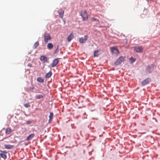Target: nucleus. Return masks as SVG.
I'll list each match as a JSON object with an SVG mask.
<instances>
[{
	"mask_svg": "<svg viewBox=\"0 0 160 160\" xmlns=\"http://www.w3.org/2000/svg\"><path fill=\"white\" fill-rule=\"evenodd\" d=\"M44 41L45 43H47L49 40L51 39L50 35L48 33H45L44 35Z\"/></svg>",
	"mask_w": 160,
	"mask_h": 160,
	"instance_id": "f257e3e1",
	"label": "nucleus"
},
{
	"mask_svg": "<svg viewBox=\"0 0 160 160\" xmlns=\"http://www.w3.org/2000/svg\"><path fill=\"white\" fill-rule=\"evenodd\" d=\"M81 15L83 18V21L87 20L88 19V15L86 11L83 10L81 12Z\"/></svg>",
	"mask_w": 160,
	"mask_h": 160,
	"instance_id": "f03ea898",
	"label": "nucleus"
},
{
	"mask_svg": "<svg viewBox=\"0 0 160 160\" xmlns=\"http://www.w3.org/2000/svg\"><path fill=\"white\" fill-rule=\"evenodd\" d=\"M124 60V58L123 57H120L115 62L114 64L116 65H118L121 63Z\"/></svg>",
	"mask_w": 160,
	"mask_h": 160,
	"instance_id": "7ed1b4c3",
	"label": "nucleus"
},
{
	"mask_svg": "<svg viewBox=\"0 0 160 160\" xmlns=\"http://www.w3.org/2000/svg\"><path fill=\"white\" fill-rule=\"evenodd\" d=\"M88 38V35L85 36L84 37H82L79 39V42L81 43H84L87 41Z\"/></svg>",
	"mask_w": 160,
	"mask_h": 160,
	"instance_id": "20e7f679",
	"label": "nucleus"
},
{
	"mask_svg": "<svg viewBox=\"0 0 160 160\" xmlns=\"http://www.w3.org/2000/svg\"><path fill=\"white\" fill-rule=\"evenodd\" d=\"M0 152H1L0 153V156L4 159H5L7 158L6 154L7 152L5 151L0 150Z\"/></svg>",
	"mask_w": 160,
	"mask_h": 160,
	"instance_id": "39448f33",
	"label": "nucleus"
},
{
	"mask_svg": "<svg viewBox=\"0 0 160 160\" xmlns=\"http://www.w3.org/2000/svg\"><path fill=\"white\" fill-rule=\"evenodd\" d=\"M59 60L58 58L54 59L52 61V62L51 64V67H55L57 64L58 63Z\"/></svg>",
	"mask_w": 160,
	"mask_h": 160,
	"instance_id": "423d86ee",
	"label": "nucleus"
},
{
	"mask_svg": "<svg viewBox=\"0 0 160 160\" xmlns=\"http://www.w3.org/2000/svg\"><path fill=\"white\" fill-rule=\"evenodd\" d=\"M134 50L137 52H141L143 50V48L141 46L135 47H134Z\"/></svg>",
	"mask_w": 160,
	"mask_h": 160,
	"instance_id": "0eeeda50",
	"label": "nucleus"
},
{
	"mask_svg": "<svg viewBox=\"0 0 160 160\" xmlns=\"http://www.w3.org/2000/svg\"><path fill=\"white\" fill-rule=\"evenodd\" d=\"M154 65L153 64L151 65V66H148L146 70V72L147 73H150L151 72L152 70L154 68Z\"/></svg>",
	"mask_w": 160,
	"mask_h": 160,
	"instance_id": "6e6552de",
	"label": "nucleus"
},
{
	"mask_svg": "<svg viewBox=\"0 0 160 160\" xmlns=\"http://www.w3.org/2000/svg\"><path fill=\"white\" fill-rule=\"evenodd\" d=\"M112 52L115 54H118L119 53L118 50L115 47H113L111 48Z\"/></svg>",
	"mask_w": 160,
	"mask_h": 160,
	"instance_id": "1a4fd4ad",
	"label": "nucleus"
},
{
	"mask_svg": "<svg viewBox=\"0 0 160 160\" xmlns=\"http://www.w3.org/2000/svg\"><path fill=\"white\" fill-rule=\"evenodd\" d=\"M40 60L43 62H46L48 61L47 57L44 56H42L40 58Z\"/></svg>",
	"mask_w": 160,
	"mask_h": 160,
	"instance_id": "9d476101",
	"label": "nucleus"
},
{
	"mask_svg": "<svg viewBox=\"0 0 160 160\" xmlns=\"http://www.w3.org/2000/svg\"><path fill=\"white\" fill-rule=\"evenodd\" d=\"M12 131L10 128H8L5 129V133L6 134H9L12 132Z\"/></svg>",
	"mask_w": 160,
	"mask_h": 160,
	"instance_id": "9b49d317",
	"label": "nucleus"
},
{
	"mask_svg": "<svg viewBox=\"0 0 160 160\" xmlns=\"http://www.w3.org/2000/svg\"><path fill=\"white\" fill-rule=\"evenodd\" d=\"M34 134H31L26 138L25 140L27 141H29L31 140L34 137Z\"/></svg>",
	"mask_w": 160,
	"mask_h": 160,
	"instance_id": "f8f14e48",
	"label": "nucleus"
},
{
	"mask_svg": "<svg viewBox=\"0 0 160 160\" xmlns=\"http://www.w3.org/2000/svg\"><path fill=\"white\" fill-rule=\"evenodd\" d=\"M53 117V114L52 112H50L49 116V123H51L52 121Z\"/></svg>",
	"mask_w": 160,
	"mask_h": 160,
	"instance_id": "ddd939ff",
	"label": "nucleus"
},
{
	"mask_svg": "<svg viewBox=\"0 0 160 160\" xmlns=\"http://www.w3.org/2000/svg\"><path fill=\"white\" fill-rule=\"evenodd\" d=\"M74 36L73 34L72 33L70 34L67 38V40L68 42H70L73 38Z\"/></svg>",
	"mask_w": 160,
	"mask_h": 160,
	"instance_id": "4468645a",
	"label": "nucleus"
},
{
	"mask_svg": "<svg viewBox=\"0 0 160 160\" xmlns=\"http://www.w3.org/2000/svg\"><path fill=\"white\" fill-rule=\"evenodd\" d=\"M149 81L148 79H146L142 82V86H144L148 83Z\"/></svg>",
	"mask_w": 160,
	"mask_h": 160,
	"instance_id": "2eb2a0df",
	"label": "nucleus"
},
{
	"mask_svg": "<svg viewBox=\"0 0 160 160\" xmlns=\"http://www.w3.org/2000/svg\"><path fill=\"white\" fill-rule=\"evenodd\" d=\"M5 148L8 149H11L13 147V146L10 145H4Z\"/></svg>",
	"mask_w": 160,
	"mask_h": 160,
	"instance_id": "dca6fc26",
	"label": "nucleus"
},
{
	"mask_svg": "<svg viewBox=\"0 0 160 160\" xmlns=\"http://www.w3.org/2000/svg\"><path fill=\"white\" fill-rule=\"evenodd\" d=\"M52 75V72L50 71L49 72L46 73L45 76V78H48L50 77Z\"/></svg>",
	"mask_w": 160,
	"mask_h": 160,
	"instance_id": "f3484780",
	"label": "nucleus"
},
{
	"mask_svg": "<svg viewBox=\"0 0 160 160\" xmlns=\"http://www.w3.org/2000/svg\"><path fill=\"white\" fill-rule=\"evenodd\" d=\"M64 11L63 10L59 12V15L61 18H62L64 15Z\"/></svg>",
	"mask_w": 160,
	"mask_h": 160,
	"instance_id": "a211bd4d",
	"label": "nucleus"
},
{
	"mask_svg": "<svg viewBox=\"0 0 160 160\" xmlns=\"http://www.w3.org/2000/svg\"><path fill=\"white\" fill-rule=\"evenodd\" d=\"M53 45L51 43H48L47 45V48L49 49H51L53 47Z\"/></svg>",
	"mask_w": 160,
	"mask_h": 160,
	"instance_id": "6ab92c4d",
	"label": "nucleus"
},
{
	"mask_svg": "<svg viewBox=\"0 0 160 160\" xmlns=\"http://www.w3.org/2000/svg\"><path fill=\"white\" fill-rule=\"evenodd\" d=\"M99 50H97L95 51L94 53V57H98L99 56L98 54Z\"/></svg>",
	"mask_w": 160,
	"mask_h": 160,
	"instance_id": "aec40b11",
	"label": "nucleus"
},
{
	"mask_svg": "<svg viewBox=\"0 0 160 160\" xmlns=\"http://www.w3.org/2000/svg\"><path fill=\"white\" fill-rule=\"evenodd\" d=\"M37 81L40 82H42L44 81V80L41 77H38L37 78Z\"/></svg>",
	"mask_w": 160,
	"mask_h": 160,
	"instance_id": "412c9836",
	"label": "nucleus"
},
{
	"mask_svg": "<svg viewBox=\"0 0 160 160\" xmlns=\"http://www.w3.org/2000/svg\"><path fill=\"white\" fill-rule=\"evenodd\" d=\"M39 45V43L38 42H35L33 45V47L34 48H36Z\"/></svg>",
	"mask_w": 160,
	"mask_h": 160,
	"instance_id": "4be33fe9",
	"label": "nucleus"
},
{
	"mask_svg": "<svg viewBox=\"0 0 160 160\" xmlns=\"http://www.w3.org/2000/svg\"><path fill=\"white\" fill-rule=\"evenodd\" d=\"M91 21H92V22H93V21H97V23H98V24H99L100 23V21H99L96 18H91Z\"/></svg>",
	"mask_w": 160,
	"mask_h": 160,
	"instance_id": "5701e85b",
	"label": "nucleus"
},
{
	"mask_svg": "<svg viewBox=\"0 0 160 160\" xmlns=\"http://www.w3.org/2000/svg\"><path fill=\"white\" fill-rule=\"evenodd\" d=\"M36 97L38 99H41L43 98V96L41 95H37Z\"/></svg>",
	"mask_w": 160,
	"mask_h": 160,
	"instance_id": "b1692460",
	"label": "nucleus"
},
{
	"mask_svg": "<svg viewBox=\"0 0 160 160\" xmlns=\"http://www.w3.org/2000/svg\"><path fill=\"white\" fill-rule=\"evenodd\" d=\"M24 106L26 108H28L30 107V105L29 103H25L24 104Z\"/></svg>",
	"mask_w": 160,
	"mask_h": 160,
	"instance_id": "393cba45",
	"label": "nucleus"
},
{
	"mask_svg": "<svg viewBox=\"0 0 160 160\" xmlns=\"http://www.w3.org/2000/svg\"><path fill=\"white\" fill-rule=\"evenodd\" d=\"M130 60H131V62L132 63L135 61L136 59L133 58L132 57H131L130 58Z\"/></svg>",
	"mask_w": 160,
	"mask_h": 160,
	"instance_id": "a878e982",
	"label": "nucleus"
},
{
	"mask_svg": "<svg viewBox=\"0 0 160 160\" xmlns=\"http://www.w3.org/2000/svg\"><path fill=\"white\" fill-rule=\"evenodd\" d=\"M31 123V122L30 121L28 120L26 121V123L27 124H29Z\"/></svg>",
	"mask_w": 160,
	"mask_h": 160,
	"instance_id": "bb28decb",
	"label": "nucleus"
},
{
	"mask_svg": "<svg viewBox=\"0 0 160 160\" xmlns=\"http://www.w3.org/2000/svg\"><path fill=\"white\" fill-rule=\"evenodd\" d=\"M28 67H32V65H31V64H30V63H29V64L28 65Z\"/></svg>",
	"mask_w": 160,
	"mask_h": 160,
	"instance_id": "cd10ccee",
	"label": "nucleus"
},
{
	"mask_svg": "<svg viewBox=\"0 0 160 160\" xmlns=\"http://www.w3.org/2000/svg\"><path fill=\"white\" fill-rule=\"evenodd\" d=\"M73 155H74V156H76V154H75V153H74L73 154Z\"/></svg>",
	"mask_w": 160,
	"mask_h": 160,
	"instance_id": "c85d7f7f",
	"label": "nucleus"
},
{
	"mask_svg": "<svg viewBox=\"0 0 160 160\" xmlns=\"http://www.w3.org/2000/svg\"><path fill=\"white\" fill-rule=\"evenodd\" d=\"M96 21V22H97L96 24H98V23H97V21Z\"/></svg>",
	"mask_w": 160,
	"mask_h": 160,
	"instance_id": "c756f323",
	"label": "nucleus"
},
{
	"mask_svg": "<svg viewBox=\"0 0 160 160\" xmlns=\"http://www.w3.org/2000/svg\"><path fill=\"white\" fill-rule=\"evenodd\" d=\"M11 142V143H13V142Z\"/></svg>",
	"mask_w": 160,
	"mask_h": 160,
	"instance_id": "7c9ffc66",
	"label": "nucleus"
}]
</instances>
